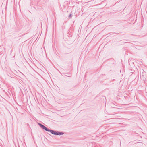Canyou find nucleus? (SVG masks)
<instances>
[{"mask_svg": "<svg viewBox=\"0 0 147 147\" xmlns=\"http://www.w3.org/2000/svg\"><path fill=\"white\" fill-rule=\"evenodd\" d=\"M38 124L42 129L47 131L53 134L56 135H62L64 134L63 132L56 131L55 130L49 129L41 123H38Z\"/></svg>", "mask_w": 147, "mask_h": 147, "instance_id": "nucleus-1", "label": "nucleus"}, {"mask_svg": "<svg viewBox=\"0 0 147 147\" xmlns=\"http://www.w3.org/2000/svg\"><path fill=\"white\" fill-rule=\"evenodd\" d=\"M146 80H147V75H146Z\"/></svg>", "mask_w": 147, "mask_h": 147, "instance_id": "nucleus-4", "label": "nucleus"}, {"mask_svg": "<svg viewBox=\"0 0 147 147\" xmlns=\"http://www.w3.org/2000/svg\"><path fill=\"white\" fill-rule=\"evenodd\" d=\"M124 40V41H126V40Z\"/></svg>", "mask_w": 147, "mask_h": 147, "instance_id": "nucleus-6", "label": "nucleus"}, {"mask_svg": "<svg viewBox=\"0 0 147 147\" xmlns=\"http://www.w3.org/2000/svg\"><path fill=\"white\" fill-rule=\"evenodd\" d=\"M143 71L142 73V74L140 76L141 78L143 80H146V75H147V73L144 71L142 69Z\"/></svg>", "mask_w": 147, "mask_h": 147, "instance_id": "nucleus-2", "label": "nucleus"}, {"mask_svg": "<svg viewBox=\"0 0 147 147\" xmlns=\"http://www.w3.org/2000/svg\"><path fill=\"white\" fill-rule=\"evenodd\" d=\"M72 13L71 12V13L70 14V15L69 16H68V18H71L72 16L73 15H72V14H71Z\"/></svg>", "mask_w": 147, "mask_h": 147, "instance_id": "nucleus-3", "label": "nucleus"}, {"mask_svg": "<svg viewBox=\"0 0 147 147\" xmlns=\"http://www.w3.org/2000/svg\"><path fill=\"white\" fill-rule=\"evenodd\" d=\"M70 74H69V76H68V77H70Z\"/></svg>", "mask_w": 147, "mask_h": 147, "instance_id": "nucleus-5", "label": "nucleus"}]
</instances>
